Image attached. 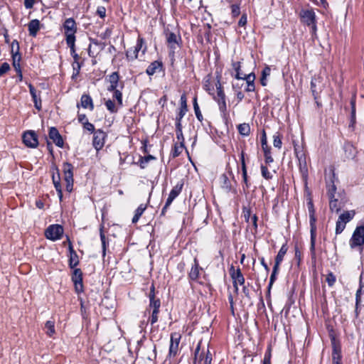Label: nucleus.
Segmentation results:
<instances>
[{
  "label": "nucleus",
  "instance_id": "f257e3e1",
  "mask_svg": "<svg viewBox=\"0 0 364 364\" xmlns=\"http://www.w3.org/2000/svg\"><path fill=\"white\" fill-rule=\"evenodd\" d=\"M307 207L309 214V223H310V235H311V244H310V252L312 260L316 259V218L315 216V208L312 200L310 198L307 202Z\"/></svg>",
  "mask_w": 364,
  "mask_h": 364
},
{
  "label": "nucleus",
  "instance_id": "f03ea898",
  "mask_svg": "<svg viewBox=\"0 0 364 364\" xmlns=\"http://www.w3.org/2000/svg\"><path fill=\"white\" fill-rule=\"evenodd\" d=\"M301 21L311 28V33H315L317 31L316 16L313 9L301 10L300 13Z\"/></svg>",
  "mask_w": 364,
  "mask_h": 364
},
{
  "label": "nucleus",
  "instance_id": "7ed1b4c3",
  "mask_svg": "<svg viewBox=\"0 0 364 364\" xmlns=\"http://www.w3.org/2000/svg\"><path fill=\"white\" fill-rule=\"evenodd\" d=\"M71 281L73 283L74 289L77 294H80L84 291L83 285V273L81 269L74 268L72 269Z\"/></svg>",
  "mask_w": 364,
  "mask_h": 364
},
{
  "label": "nucleus",
  "instance_id": "20e7f679",
  "mask_svg": "<svg viewBox=\"0 0 364 364\" xmlns=\"http://www.w3.org/2000/svg\"><path fill=\"white\" fill-rule=\"evenodd\" d=\"M73 166L69 162H64L63 164V172L64 175V180L65 181V189L68 192L70 193L73 188Z\"/></svg>",
  "mask_w": 364,
  "mask_h": 364
},
{
  "label": "nucleus",
  "instance_id": "39448f33",
  "mask_svg": "<svg viewBox=\"0 0 364 364\" xmlns=\"http://www.w3.org/2000/svg\"><path fill=\"white\" fill-rule=\"evenodd\" d=\"M63 232V227L61 225L53 224L46 228L45 236L48 240L56 241L62 237Z\"/></svg>",
  "mask_w": 364,
  "mask_h": 364
},
{
  "label": "nucleus",
  "instance_id": "423d86ee",
  "mask_svg": "<svg viewBox=\"0 0 364 364\" xmlns=\"http://www.w3.org/2000/svg\"><path fill=\"white\" fill-rule=\"evenodd\" d=\"M364 245V225L357 226L350 240L352 249Z\"/></svg>",
  "mask_w": 364,
  "mask_h": 364
},
{
  "label": "nucleus",
  "instance_id": "0eeeda50",
  "mask_svg": "<svg viewBox=\"0 0 364 364\" xmlns=\"http://www.w3.org/2000/svg\"><path fill=\"white\" fill-rule=\"evenodd\" d=\"M64 33L65 36V41L70 38L76 40L75 33L77 32V24L73 18H68L65 19L63 24Z\"/></svg>",
  "mask_w": 364,
  "mask_h": 364
},
{
  "label": "nucleus",
  "instance_id": "6e6552de",
  "mask_svg": "<svg viewBox=\"0 0 364 364\" xmlns=\"http://www.w3.org/2000/svg\"><path fill=\"white\" fill-rule=\"evenodd\" d=\"M331 343L332 346V363H342L341 346L334 336L331 335Z\"/></svg>",
  "mask_w": 364,
  "mask_h": 364
},
{
  "label": "nucleus",
  "instance_id": "1a4fd4ad",
  "mask_svg": "<svg viewBox=\"0 0 364 364\" xmlns=\"http://www.w3.org/2000/svg\"><path fill=\"white\" fill-rule=\"evenodd\" d=\"M51 169L53 171L52 176H51L53 183L54 187L58 193V196L59 197L60 200L62 201L63 191H62V186H61V183H60V170L58 168V166L55 164H53L51 166Z\"/></svg>",
  "mask_w": 364,
  "mask_h": 364
},
{
  "label": "nucleus",
  "instance_id": "9d476101",
  "mask_svg": "<svg viewBox=\"0 0 364 364\" xmlns=\"http://www.w3.org/2000/svg\"><path fill=\"white\" fill-rule=\"evenodd\" d=\"M22 139L23 144L29 148H36L38 145V136L35 131L28 130L23 134Z\"/></svg>",
  "mask_w": 364,
  "mask_h": 364
},
{
  "label": "nucleus",
  "instance_id": "9b49d317",
  "mask_svg": "<svg viewBox=\"0 0 364 364\" xmlns=\"http://www.w3.org/2000/svg\"><path fill=\"white\" fill-rule=\"evenodd\" d=\"M107 136V133L101 129H97L93 134L92 145L97 151L103 148Z\"/></svg>",
  "mask_w": 364,
  "mask_h": 364
},
{
  "label": "nucleus",
  "instance_id": "f8f14e48",
  "mask_svg": "<svg viewBox=\"0 0 364 364\" xmlns=\"http://www.w3.org/2000/svg\"><path fill=\"white\" fill-rule=\"evenodd\" d=\"M230 274L232 279L233 287L236 292L238 291V284L244 285L245 284V277L241 272L240 268H237V270L235 269L234 267L232 265L230 268Z\"/></svg>",
  "mask_w": 364,
  "mask_h": 364
},
{
  "label": "nucleus",
  "instance_id": "ddd939ff",
  "mask_svg": "<svg viewBox=\"0 0 364 364\" xmlns=\"http://www.w3.org/2000/svg\"><path fill=\"white\" fill-rule=\"evenodd\" d=\"M294 152L299 161V171L301 177L306 182L308 178V167L306 161V157L304 153L298 151L297 148L294 146Z\"/></svg>",
  "mask_w": 364,
  "mask_h": 364
},
{
  "label": "nucleus",
  "instance_id": "4468645a",
  "mask_svg": "<svg viewBox=\"0 0 364 364\" xmlns=\"http://www.w3.org/2000/svg\"><path fill=\"white\" fill-rule=\"evenodd\" d=\"M181 338V336L178 332L171 333V341L169 345L168 357H175L178 350V345Z\"/></svg>",
  "mask_w": 364,
  "mask_h": 364
},
{
  "label": "nucleus",
  "instance_id": "2eb2a0df",
  "mask_svg": "<svg viewBox=\"0 0 364 364\" xmlns=\"http://www.w3.org/2000/svg\"><path fill=\"white\" fill-rule=\"evenodd\" d=\"M48 136L50 139L53 141V142L58 147L63 148L64 145V141L62 136L59 133L58 130L56 127H52L49 129Z\"/></svg>",
  "mask_w": 364,
  "mask_h": 364
},
{
  "label": "nucleus",
  "instance_id": "dca6fc26",
  "mask_svg": "<svg viewBox=\"0 0 364 364\" xmlns=\"http://www.w3.org/2000/svg\"><path fill=\"white\" fill-rule=\"evenodd\" d=\"M149 309H159L161 307V300L159 298L156 297L155 294V287L154 284H152L150 287V291L149 293Z\"/></svg>",
  "mask_w": 364,
  "mask_h": 364
},
{
  "label": "nucleus",
  "instance_id": "f3484780",
  "mask_svg": "<svg viewBox=\"0 0 364 364\" xmlns=\"http://www.w3.org/2000/svg\"><path fill=\"white\" fill-rule=\"evenodd\" d=\"M180 102H181V107H180V110L176 117V123L181 124V120L188 111L187 98H186V95L185 93H183L181 96Z\"/></svg>",
  "mask_w": 364,
  "mask_h": 364
},
{
  "label": "nucleus",
  "instance_id": "a211bd4d",
  "mask_svg": "<svg viewBox=\"0 0 364 364\" xmlns=\"http://www.w3.org/2000/svg\"><path fill=\"white\" fill-rule=\"evenodd\" d=\"M142 39H138L136 46L134 48H131L126 52V57L128 60H133L137 58L138 53L141 48Z\"/></svg>",
  "mask_w": 364,
  "mask_h": 364
},
{
  "label": "nucleus",
  "instance_id": "6ab92c4d",
  "mask_svg": "<svg viewBox=\"0 0 364 364\" xmlns=\"http://www.w3.org/2000/svg\"><path fill=\"white\" fill-rule=\"evenodd\" d=\"M336 180H337L336 178V173L334 171L332 170V176L330 178L329 181L326 182L327 194L329 198H333L335 197L336 192V186L335 185Z\"/></svg>",
  "mask_w": 364,
  "mask_h": 364
},
{
  "label": "nucleus",
  "instance_id": "aec40b11",
  "mask_svg": "<svg viewBox=\"0 0 364 364\" xmlns=\"http://www.w3.org/2000/svg\"><path fill=\"white\" fill-rule=\"evenodd\" d=\"M240 161H241L242 181L245 186V187L243 186V188L245 190V188H247V189L249 188L250 183H249V180H248L247 166H246L245 159V152L243 151L241 152Z\"/></svg>",
  "mask_w": 364,
  "mask_h": 364
},
{
  "label": "nucleus",
  "instance_id": "412c9836",
  "mask_svg": "<svg viewBox=\"0 0 364 364\" xmlns=\"http://www.w3.org/2000/svg\"><path fill=\"white\" fill-rule=\"evenodd\" d=\"M202 269H203L200 267L197 258H194L193 264L192 265L191 269L188 273L189 279L191 281H197L200 275V270Z\"/></svg>",
  "mask_w": 364,
  "mask_h": 364
},
{
  "label": "nucleus",
  "instance_id": "4be33fe9",
  "mask_svg": "<svg viewBox=\"0 0 364 364\" xmlns=\"http://www.w3.org/2000/svg\"><path fill=\"white\" fill-rule=\"evenodd\" d=\"M355 102H356V97L355 95L353 96L350 99V124L348 127L351 129L352 130L355 128V124L356 123V108H355Z\"/></svg>",
  "mask_w": 364,
  "mask_h": 364
},
{
  "label": "nucleus",
  "instance_id": "5701e85b",
  "mask_svg": "<svg viewBox=\"0 0 364 364\" xmlns=\"http://www.w3.org/2000/svg\"><path fill=\"white\" fill-rule=\"evenodd\" d=\"M81 106L82 107L85 109H89L90 110H93L94 109V105L92 97L90 96V95L83 94L81 96L80 98V104H77V107H80Z\"/></svg>",
  "mask_w": 364,
  "mask_h": 364
},
{
  "label": "nucleus",
  "instance_id": "b1692460",
  "mask_svg": "<svg viewBox=\"0 0 364 364\" xmlns=\"http://www.w3.org/2000/svg\"><path fill=\"white\" fill-rule=\"evenodd\" d=\"M108 81L110 83L109 86L107 87L108 91H112L116 90L119 85V75L118 72H113L111 75L108 76Z\"/></svg>",
  "mask_w": 364,
  "mask_h": 364
},
{
  "label": "nucleus",
  "instance_id": "393cba45",
  "mask_svg": "<svg viewBox=\"0 0 364 364\" xmlns=\"http://www.w3.org/2000/svg\"><path fill=\"white\" fill-rule=\"evenodd\" d=\"M163 63L161 60H155L152 62L146 68V73L148 75H153L157 71H160L163 69Z\"/></svg>",
  "mask_w": 364,
  "mask_h": 364
},
{
  "label": "nucleus",
  "instance_id": "a878e982",
  "mask_svg": "<svg viewBox=\"0 0 364 364\" xmlns=\"http://www.w3.org/2000/svg\"><path fill=\"white\" fill-rule=\"evenodd\" d=\"M28 26L29 35L35 37L40 30V21L38 19H33L28 23Z\"/></svg>",
  "mask_w": 364,
  "mask_h": 364
},
{
  "label": "nucleus",
  "instance_id": "bb28decb",
  "mask_svg": "<svg viewBox=\"0 0 364 364\" xmlns=\"http://www.w3.org/2000/svg\"><path fill=\"white\" fill-rule=\"evenodd\" d=\"M103 229H104V226L101 225L100 229V240L102 242V257H105L106 255L107 247L109 246V240L106 237V236L104 233Z\"/></svg>",
  "mask_w": 364,
  "mask_h": 364
},
{
  "label": "nucleus",
  "instance_id": "cd10ccee",
  "mask_svg": "<svg viewBox=\"0 0 364 364\" xmlns=\"http://www.w3.org/2000/svg\"><path fill=\"white\" fill-rule=\"evenodd\" d=\"M221 179L223 180L222 188L225 189L226 192H232L234 193H236V189L232 186L230 181L228 179V177L226 176V174H223L221 176Z\"/></svg>",
  "mask_w": 364,
  "mask_h": 364
},
{
  "label": "nucleus",
  "instance_id": "c85d7f7f",
  "mask_svg": "<svg viewBox=\"0 0 364 364\" xmlns=\"http://www.w3.org/2000/svg\"><path fill=\"white\" fill-rule=\"evenodd\" d=\"M178 40H181L180 36H176L173 32L166 33V41L170 45L171 48H175L174 44L178 43Z\"/></svg>",
  "mask_w": 364,
  "mask_h": 364
},
{
  "label": "nucleus",
  "instance_id": "c756f323",
  "mask_svg": "<svg viewBox=\"0 0 364 364\" xmlns=\"http://www.w3.org/2000/svg\"><path fill=\"white\" fill-rule=\"evenodd\" d=\"M329 199H330L329 208H330L331 211H332V212L334 211L336 213H338L341 209V203L343 199L341 198V202H339L338 199L336 198L335 197L333 198H329Z\"/></svg>",
  "mask_w": 364,
  "mask_h": 364
},
{
  "label": "nucleus",
  "instance_id": "7c9ffc66",
  "mask_svg": "<svg viewBox=\"0 0 364 364\" xmlns=\"http://www.w3.org/2000/svg\"><path fill=\"white\" fill-rule=\"evenodd\" d=\"M355 215V210L345 211L344 213L339 215L338 219L346 224L353 218Z\"/></svg>",
  "mask_w": 364,
  "mask_h": 364
},
{
  "label": "nucleus",
  "instance_id": "2f4dec72",
  "mask_svg": "<svg viewBox=\"0 0 364 364\" xmlns=\"http://www.w3.org/2000/svg\"><path fill=\"white\" fill-rule=\"evenodd\" d=\"M80 264L79 257L75 252V253L68 255V267L70 269L76 268Z\"/></svg>",
  "mask_w": 364,
  "mask_h": 364
},
{
  "label": "nucleus",
  "instance_id": "473e14b6",
  "mask_svg": "<svg viewBox=\"0 0 364 364\" xmlns=\"http://www.w3.org/2000/svg\"><path fill=\"white\" fill-rule=\"evenodd\" d=\"M156 158L152 155H147L144 156H139V159L136 164H138L141 168L144 169L146 168V164L151 160H156Z\"/></svg>",
  "mask_w": 364,
  "mask_h": 364
},
{
  "label": "nucleus",
  "instance_id": "72a5a7b5",
  "mask_svg": "<svg viewBox=\"0 0 364 364\" xmlns=\"http://www.w3.org/2000/svg\"><path fill=\"white\" fill-rule=\"evenodd\" d=\"M270 73L271 68L268 65L265 66L262 70L260 77V83L262 86L267 85V77L270 75Z\"/></svg>",
  "mask_w": 364,
  "mask_h": 364
},
{
  "label": "nucleus",
  "instance_id": "f704fd0d",
  "mask_svg": "<svg viewBox=\"0 0 364 364\" xmlns=\"http://www.w3.org/2000/svg\"><path fill=\"white\" fill-rule=\"evenodd\" d=\"M288 250L287 242L282 245L280 250H279L276 257L275 261L282 262L284 259V257L286 255Z\"/></svg>",
  "mask_w": 364,
  "mask_h": 364
},
{
  "label": "nucleus",
  "instance_id": "c9c22d12",
  "mask_svg": "<svg viewBox=\"0 0 364 364\" xmlns=\"http://www.w3.org/2000/svg\"><path fill=\"white\" fill-rule=\"evenodd\" d=\"M175 125L176 138L179 141V144H181V145L185 144V139L182 131V124L179 123H176Z\"/></svg>",
  "mask_w": 364,
  "mask_h": 364
},
{
  "label": "nucleus",
  "instance_id": "e433bc0d",
  "mask_svg": "<svg viewBox=\"0 0 364 364\" xmlns=\"http://www.w3.org/2000/svg\"><path fill=\"white\" fill-rule=\"evenodd\" d=\"M237 130L240 134L244 136H247L250 133V125L247 123L240 124L237 126Z\"/></svg>",
  "mask_w": 364,
  "mask_h": 364
},
{
  "label": "nucleus",
  "instance_id": "4c0bfd02",
  "mask_svg": "<svg viewBox=\"0 0 364 364\" xmlns=\"http://www.w3.org/2000/svg\"><path fill=\"white\" fill-rule=\"evenodd\" d=\"M45 328L46 329V334L49 337H52L55 333V322L53 321H47L45 324Z\"/></svg>",
  "mask_w": 364,
  "mask_h": 364
},
{
  "label": "nucleus",
  "instance_id": "58836bf2",
  "mask_svg": "<svg viewBox=\"0 0 364 364\" xmlns=\"http://www.w3.org/2000/svg\"><path fill=\"white\" fill-rule=\"evenodd\" d=\"M11 57L21 55L20 53L19 43L17 40H14L11 43Z\"/></svg>",
  "mask_w": 364,
  "mask_h": 364
},
{
  "label": "nucleus",
  "instance_id": "ea45409f",
  "mask_svg": "<svg viewBox=\"0 0 364 364\" xmlns=\"http://www.w3.org/2000/svg\"><path fill=\"white\" fill-rule=\"evenodd\" d=\"M218 108L221 113V117H222L223 119L225 122V123H227L228 121V118H229V114L227 111L226 102L225 103H219Z\"/></svg>",
  "mask_w": 364,
  "mask_h": 364
},
{
  "label": "nucleus",
  "instance_id": "a19ab883",
  "mask_svg": "<svg viewBox=\"0 0 364 364\" xmlns=\"http://www.w3.org/2000/svg\"><path fill=\"white\" fill-rule=\"evenodd\" d=\"M183 186V182H178L171 191L169 196L176 198L181 192Z\"/></svg>",
  "mask_w": 364,
  "mask_h": 364
},
{
  "label": "nucleus",
  "instance_id": "79ce46f5",
  "mask_svg": "<svg viewBox=\"0 0 364 364\" xmlns=\"http://www.w3.org/2000/svg\"><path fill=\"white\" fill-rule=\"evenodd\" d=\"M185 144L181 145V144H178L177 143L174 144V147L171 151V156L172 158L178 157L181 153L183 149H185Z\"/></svg>",
  "mask_w": 364,
  "mask_h": 364
},
{
  "label": "nucleus",
  "instance_id": "37998d69",
  "mask_svg": "<svg viewBox=\"0 0 364 364\" xmlns=\"http://www.w3.org/2000/svg\"><path fill=\"white\" fill-rule=\"evenodd\" d=\"M282 135L280 133L276 132L274 134L273 145L275 148H277L279 149L282 148Z\"/></svg>",
  "mask_w": 364,
  "mask_h": 364
},
{
  "label": "nucleus",
  "instance_id": "c03bdc74",
  "mask_svg": "<svg viewBox=\"0 0 364 364\" xmlns=\"http://www.w3.org/2000/svg\"><path fill=\"white\" fill-rule=\"evenodd\" d=\"M260 169L261 174L264 178L267 180H271L273 178V175L269 171L266 165L262 164L260 166Z\"/></svg>",
  "mask_w": 364,
  "mask_h": 364
},
{
  "label": "nucleus",
  "instance_id": "a18cd8bd",
  "mask_svg": "<svg viewBox=\"0 0 364 364\" xmlns=\"http://www.w3.org/2000/svg\"><path fill=\"white\" fill-rule=\"evenodd\" d=\"M232 66L234 70L235 71V77L237 80L242 79V77L243 75L242 73H240V62H232Z\"/></svg>",
  "mask_w": 364,
  "mask_h": 364
},
{
  "label": "nucleus",
  "instance_id": "49530a36",
  "mask_svg": "<svg viewBox=\"0 0 364 364\" xmlns=\"http://www.w3.org/2000/svg\"><path fill=\"white\" fill-rule=\"evenodd\" d=\"M12 65L14 70L16 71L21 70L20 61L21 60V55L12 56Z\"/></svg>",
  "mask_w": 364,
  "mask_h": 364
},
{
  "label": "nucleus",
  "instance_id": "de8ad7c7",
  "mask_svg": "<svg viewBox=\"0 0 364 364\" xmlns=\"http://www.w3.org/2000/svg\"><path fill=\"white\" fill-rule=\"evenodd\" d=\"M105 106L111 113H116L117 112L114 102L111 100L105 102Z\"/></svg>",
  "mask_w": 364,
  "mask_h": 364
},
{
  "label": "nucleus",
  "instance_id": "09e8293b",
  "mask_svg": "<svg viewBox=\"0 0 364 364\" xmlns=\"http://www.w3.org/2000/svg\"><path fill=\"white\" fill-rule=\"evenodd\" d=\"M242 214H243L245 222L249 223L250 220L252 218L250 208L243 206L242 207Z\"/></svg>",
  "mask_w": 364,
  "mask_h": 364
},
{
  "label": "nucleus",
  "instance_id": "8fccbe9b",
  "mask_svg": "<svg viewBox=\"0 0 364 364\" xmlns=\"http://www.w3.org/2000/svg\"><path fill=\"white\" fill-rule=\"evenodd\" d=\"M311 90L312 95L314 96V98L315 100H318L319 98V91L317 90L316 82L314 80H311Z\"/></svg>",
  "mask_w": 364,
  "mask_h": 364
},
{
  "label": "nucleus",
  "instance_id": "3c124183",
  "mask_svg": "<svg viewBox=\"0 0 364 364\" xmlns=\"http://www.w3.org/2000/svg\"><path fill=\"white\" fill-rule=\"evenodd\" d=\"M66 43L68 46L70 48L71 55L75 54V40L72 38H70L68 40H66Z\"/></svg>",
  "mask_w": 364,
  "mask_h": 364
},
{
  "label": "nucleus",
  "instance_id": "603ef678",
  "mask_svg": "<svg viewBox=\"0 0 364 364\" xmlns=\"http://www.w3.org/2000/svg\"><path fill=\"white\" fill-rule=\"evenodd\" d=\"M346 225V223L341 222L340 220L338 219L336 225V235L341 234L344 230Z\"/></svg>",
  "mask_w": 364,
  "mask_h": 364
},
{
  "label": "nucleus",
  "instance_id": "864d4df0",
  "mask_svg": "<svg viewBox=\"0 0 364 364\" xmlns=\"http://www.w3.org/2000/svg\"><path fill=\"white\" fill-rule=\"evenodd\" d=\"M326 282L329 287H333L336 282V278L334 274L330 272L326 276Z\"/></svg>",
  "mask_w": 364,
  "mask_h": 364
},
{
  "label": "nucleus",
  "instance_id": "5fc2aeb1",
  "mask_svg": "<svg viewBox=\"0 0 364 364\" xmlns=\"http://www.w3.org/2000/svg\"><path fill=\"white\" fill-rule=\"evenodd\" d=\"M113 92V97L115 98L119 105H122V93L117 88L116 90H112Z\"/></svg>",
  "mask_w": 364,
  "mask_h": 364
},
{
  "label": "nucleus",
  "instance_id": "6e6d98bb",
  "mask_svg": "<svg viewBox=\"0 0 364 364\" xmlns=\"http://www.w3.org/2000/svg\"><path fill=\"white\" fill-rule=\"evenodd\" d=\"M231 14L234 18L240 14V8L239 4H235L231 5Z\"/></svg>",
  "mask_w": 364,
  "mask_h": 364
},
{
  "label": "nucleus",
  "instance_id": "4d7b16f0",
  "mask_svg": "<svg viewBox=\"0 0 364 364\" xmlns=\"http://www.w3.org/2000/svg\"><path fill=\"white\" fill-rule=\"evenodd\" d=\"M277 274H278L272 273V272L271 274V276H270V278H269V284H268V287H267V295L268 296L270 295V291H271L272 287L274 282L277 279Z\"/></svg>",
  "mask_w": 364,
  "mask_h": 364
},
{
  "label": "nucleus",
  "instance_id": "13d9d810",
  "mask_svg": "<svg viewBox=\"0 0 364 364\" xmlns=\"http://www.w3.org/2000/svg\"><path fill=\"white\" fill-rule=\"evenodd\" d=\"M344 149H345V151L346 152H349V154L348 155V158H353L355 154H354V147L353 145L350 144H347L344 146Z\"/></svg>",
  "mask_w": 364,
  "mask_h": 364
},
{
  "label": "nucleus",
  "instance_id": "bf43d9fd",
  "mask_svg": "<svg viewBox=\"0 0 364 364\" xmlns=\"http://www.w3.org/2000/svg\"><path fill=\"white\" fill-rule=\"evenodd\" d=\"M10 65L8 63H3L0 66V77L6 73L10 70Z\"/></svg>",
  "mask_w": 364,
  "mask_h": 364
},
{
  "label": "nucleus",
  "instance_id": "052dcab7",
  "mask_svg": "<svg viewBox=\"0 0 364 364\" xmlns=\"http://www.w3.org/2000/svg\"><path fill=\"white\" fill-rule=\"evenodd\" d=\"M82 127H83V128L87 130L90 133H93L94 134L95 132H96V129L95 128L94 124H92V123L89 122V121L85 122V123L82 125Z\"/></svg>",
  "mask_w": 364,
  "mask_h": 364
},
{
  "label": "nucleus",
  "instance_id": "680f3d73",
  "mask_svg": "<svg viewBox=\"0 0 364 364\" xmlns=\"http://www.w3.org/2000/svg\"><path fill=\"white\" fill-rule=\"evenodd\" d=\"M241 80H246L247 83H249L250 82H255V74L254 73H251L248 75H243Z\"/></svg>",
  "mask_w": 364,
  "mask_h": 364
},
{
  "label": "nucleus",
  "instance_id": "e2e57ef3",
  "mask_svg": "<svg viewBox=\"0 0 364 364\" xmlns=\"http://www.w3.org/2000/svg\"><path fill=\"white\" fill-rule=\"evenodd\" d=\"M294 251H295V259L297 260L298 266H299L300 262L301 261V252H300L297 245H296L294 247Z\"/></svg>",
  "mask_w": 364,
  "mask_h": 364
},
{
  "label": "nucleus",
  "instance_id": "0e129e2a",
  "mask_svg": "<svg viewBox=\"0 0 364 364\" xmlns=\"http://www.w3.org/2000/svg\"><path fill=\"white\" fill-rule=\"evenodd\" d=\"M200 344L201 343L199 342L196 346V348L195 350V352H194V359H193V364H197V361H198V358L199 356V355L200 354L201 352H200Z\"/></svg>",
  "mask_w": 364,
  "mask_h": 364
},
{
  "label": "nucleus",
  "instance_id": "69168bd1",
  "mask_svg": "<svg viewBox=\"0 0 364 364\" xmlns=\"http://www.w3.org/2000/svg\"><path fill=\"white\" fill-rule=\"evenodd\" d=\"M362 288H363V286L361 284V281H360V287L357 290L356 294H355V301L357 304L361 302Z\"/></svg>",
  "mask_w": 364,
  "mask_h": 364
},
{
  "label": "nucleus",
  "instance_id": "338daca9",
  "mask_svg": "<svg viewBox=\"0 0 364 364\" xmlns=\"http://www.w3.org/2000/svg\"><path fill=\"white\" fill-rule=\"evenodd\" d=\"M146 205H145L144 204H140L139 205V207L136 209L134 213L141 217V215L143 214V213L144 212V210H146Z\"/></svg>",
  "mask_w": 364,
  "mask_h": 364
},
{
  "label": "nucleus",
  "instance_id": "774afa93",
  "mask_svg": "<svg viewBox=\"0 0 364 364\" xmlns=\"http://www.w3.org/2000/svg\"><path fill=\"white\" fill-rule=\"evenodd\" d=\"M97 14L101 18H105L106 16V9L104 6H99L97 9Z\"/></svg>",
  "mask_w": 364,
  "mask_h": 364
}]
</instances>
